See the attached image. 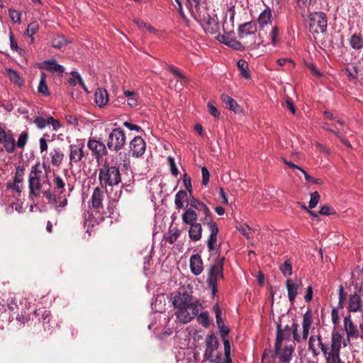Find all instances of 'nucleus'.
<instances>
[{
  "mask_svg": "<svg viewBox=\"0 0 363 363\" xmlns=\"http://www.w3.org/2000/svg\"><path fill=\"white\" fill-rule=\"evenodd\" d=\"M47 75L45 72L40 73V79L38 86V91L40 94H42L45 96H48L50 95V92L48 90V87L46 83Z\"/></svg>",
  "mask_w": 363,
  "mask_h": 363,
  "instance_id": "obj_36",
  "label": "nucleus"
},
{
  "mask_svg": "<svg viewBox=\"0 0 363 363\" xmlns=\"http://www.w3.org/2000/svg\"><path fill=\"white\" fill-rule=\"evenodd\" d=\"M184 202L188 203L187 192L184 190L179 191L175 195L174 203L177 209L184 208Z\"/></svg>",
  "mask_w": 363,
  "mask_h": 363,
  "instance_id": "obj_33",
  "label": "nucleus"
},
{
  "mask_svg": "<svg viewBox=\"0 0 363 363\" xmlns=\"http://www.w3.org/2000/svg\"><path fill=\"white\" fill-rule=\"evenodd\" d=\"M223 29L224 31V34H218V35H216V40L236 50L242 51L247 48L246 45H244L242 43L237 40L235 38H233L231 36L230 32H225L224 25L223 26Z\"/></svg>",
  "mask_w": 363,
  "mask_h": 363,
  "instance_id": "obj_9",
  "label": "nucleus"
},
{
  "mask_svg": "<svg viewBox=\"0 0 363 363\" xmlns=\"http://www.w3.org/2000/svg\"><path fill=\"white\" fill-rule=\"evenodd\" d=\"M237 66L238 69L240 72V75L244 77L245 79H250V73L248 68V64L247 62L244 60H240L237 62Z\"/></svg>",
  "mask_w": 363,
  "mask_h": 363,
  "instance_id": "obj_37",
  "label": "nucleus"
},
{
  "mask_svg": "<svg viewBox=\"0 0 363 363\" xmlns=\"http://www.w3.org/2000/svg\"><path fill=\"white\" fill-rule=\"evenodd\" d=\"M257 32V25L254 22H247L240 25L238 28V38L243 40V43L246 45L247 49H257L261 42H256L255 33Z\"/></svg>",
  "mask_w": 363,
  "mask_h": 363,
  "instance_id": "obj_3",
  "label": "nucleus"
},
{
  "mask_svg": "<svg viewBox=\"0 0 363 363\" xmlns=\"http://www.w3.org/2000/svg\"><path fill=\"white\" fill-rule=\"evenodd\" d=\"M42 171L38 169V165L33 167L29 176V188L30 194L38 196L40 193V175Z\"/></svg>",
  "mask_w": 363,
  "mask_h": 363,
  "instance_id": "obj_10",
  "label": "nucleus"
},
{
  "mask_svg": "<svg viewBox=\"0 0 363 363\" xmlns=\"http://www.w3.org/2000/svg\"><path fill=\"white\" fill-rule=\"evenodd\" d=\"M40 69H45L52 73H57L62 75L65 71V68L57 62L55 59L48 60L43 62Z\"/></svg>",
  "mask_w": 363,
  "mask_h": 363,
  "instance_id": "obj_23",
  "label": "nucleus"
},
{
  "mask_svg": "<svg viewBox=\"0 0 363 363\" xmlns=\"http://www.w3.org/2000/svg\"><path fill=\"white\" fill-rule=\"evenodd\" d=\"M145 148L144 140L140 136H136L130 143L129 155L140 157L145 153Z\"/></svg>",
  "mask_w": 363,
  "mask_h": 363,
  "instance_id": "obj_11",
  "label": "nucleus"
},
{
  "mask_svg": "<svg viewBox=\"0 0 363 363\" xmlns=\"http://www.w3.org/2000/svg\"><path fill=\"white\" fill-rule=\"evenodd\" d=\"M277 63L280 66H284L286 65L287 63H289V69H291L294 67V63L293 62V60L290 58H281V59H279L277 60Z\"/></svg>",
  "mask_w": 363,
  "mask_h": 363,
  "instance_id": "obj_63",
  "label": "nucleus"
},
{
  "mask_svg": "<svg viewBox=\"0 0 363 363\" xmlns=\"http://www.w3.org/2000/svg\"><path fill=\"white\" fill-rule=\"evenodd\" d=\"M276 340L274 345V356L279 355L281 350L282 342L284 339H288L290 337V332H284L281 328V324H277L276 328Z\"/></svg>",
  "mask_w": 363,
  "mask_h": 363,
  "instance_id": "obj_15",
  "label": "nucleus"
},
{
  "mask_svg": "<svg viewBox=\"0 0 363 363\" xmlns=\"http://www.w3.org/2000/svg\"><path fill=\"white\" fill-rule=\"evenodd\" d=\"M84 145H69V160L72 162H79L84 157Z\"/></svg>",
  "mask_w": 363,
  "mask_h": 363,
  "instance_id": "obj_19",
  "label": "nucleus"
},
{
  "mask_svg": "<svg viewBox=\"0 0 363 363\" xmlns=\"http://www.w3.org/2000/svg\"><path fill=\"white\" fill-rule=\"evenodd\" d=\"M279 34V28L277 26H274L272 29L271 33H269L271 41L273 45H276L279 40L278 37Z\"/></svg>",
  "mask_w": 363,
  "mask_h": 363,
  "instance_id": "obj_54",
  "label": "nucleus"
},
{
  "mask_svg": "<svg viewBox=\"0 0 363 363\" xmlns=\"http://www.w3.org/2000/svg\"><path fill=\"white\" fill-rule=\"evenodd\" d=\"M302 282L301 279H299L297 283H294L290 279L286 280V287L288 291V298L291 304H294L296 296L298 294V290Z\"/></svg>",
  "mask_w": 363,
  "mask_h": 363,
  "instance_id": "obj_20",
  "label": "nucleus"
},
{
  "mask_svg": "<svg viewBox=\"0 0 363 363\" xmlns=\"http://www.w3.org/2000/svg\"><path fill=\"white\" fill-rule=\"evenodd\" d=\"M71 74L72 76L73 77L72 78H69L68 79V83L70 86H74L77 85V79L78 80L79 84L83 87V89L87 91V89H86V87L85 86V84H84L83 82V80L81 78L80 75L79 74V73L77 72H75V71H72L71 72Z\"/></svg>",
  "mask_w": 363,
  "mask_h": 363,
  "instance_id": "obj_40",
  "label": "nucleus"
},
{
  "mask_svg": "<svg viewBox=\"0 0 363 363\" xmlns=\"http://www.w3.org/2000/svg\"><path fill=\"white\" fill-rule=\"evenodd\" d=\"M362 300L360 296L354 294L351 295L349 300L348 310L350 312H357L361 310Z\"/></svg>",
  "mask_w": 363,
  "mask_h": 363,
  "instance_id": "obj_29",
  "label": "nucleus"
},
{
  "mask_svg": "<svg viewBox=\"0 0 363 363\" xmlns=\"http://www.w3.org/2000/svg\"><path fill=\"white\" fill-rule=\"evenodd\" d=\"M99 180L101 188L118 185L121 181L119 168L111 166L107 162H104L99 169Z\"/></svg>",
  "mask_w": 363,
  "mask_h": 363,
  "instance_id": "obj_2",
  "label": "nucleus"
},
{
  "mask_svg": "<svg viewBox=\"0 0 363 363\" xmlns=\"http://www.w3.org/2000/svg\"><path fill=\"white\" fill-rule=\"evenodd\" d=\"M313 322L311 310L308 308L307 311L303 315V322H302V337L301 339L306 340L309 330Z\"/></svg>",
  "mask_w": 363,
  "mask_h": 363,
  "instance_id": "obj_22",
  "label": "nucleus"
},
{
  "mask_svg": "<svg viewBox=\"0 0 363 363\" xmlns=\"http://www.w3.org/2000/svg\"><path fill=\"white\" fill-rule=\"evenodd\" d=\"M51 157V162L53 166L59 167L63 160L64 153L60 148H55L50 152Z\"/></svg>",
  "mask_w": 363,
  "mask_h": 363,
  "instance_id": "obj_32",
  "label": "nucleus"
},
{
  "mask_svg": "<svg viewBox=\"0 0 363 363\" xmlns=\"http://www.w3.org/2000/svg\"><path fill=\"white\" fill-rule=\"evenodd\" d=\"M190 269L192 274L198 276L203 270V264L201 256L198 254L193 255L189 260Z\"/></svg>",
  "mask_w": 363,
  "mask_h": 363,
  "instance_id": "obj_18",
  "label": "nucleus"
},
{
  "mask_svg": "<svg viewBox=\"0 0 363 363\" xmlns=\"http://www.w3.org/2000/svg\"><path fill=\"white\" fill-rule=\"evenodd\" d=\"M194 18L201 23L206 33H210L211 35H215V37L220 34L219 33V23L217 21V16L211 17L206 12V9H203L199 13H195L193 16Z\"/></svg>",
  "mask_w": 363,
  "mask_h": 363,
  "instance_id": "obj_5",
  "label": "nucleus"
},
{
  "mask_svg": "<svg viewBox=\"0 0 363 363\" xmlns=\"http://www.w3.org/2000/svg\"><path fill=\"white\" fill-rule=\"evenodd\" d=\"M338 294H339L338 307L340 308H343V304L346 300L347 294L344 291V288H343L342 285L339 286Z\"/></svg>",
  "mask_w": 363,
  "mask_h": 363,
  "instance_id": "obj_50",
  "label": "nucleus"
},
{
  "mask_svg": "<svg viewBox=\"0 0 363 363\" xmlns=\"http://www.w3.org/2000/svg\"><path fill=\"white\" fill-rule=\"evenodd\" d=\"M172 303L177 310L175 313L177 318L182 323L190 322L199 313V301H194L191 296L184 290L174 297Z\"/></svg>",
  "mask_w": 363,
  "mask_h": 363,
  "instance_id": "obj_1",
  "label": "nucleus"
},
{
  "mask_svg": "<svg viewBox=\"0 0 363 363\" xmlns=\"http://www.w3.org/2000/svg\"><path fill=\"white\" fill-rule=\"evenodd\" d=\"M309 28L312 33H318L326 31L328 21L323 12H314L309 15Z\"/></svg>",
  "mask_w": 363,
  "mask_h": 363,
  "instance_id": "obj_8",
  "label": "nucleus"
},
{
  "mask_svg": "<svg viewBox=\"0 0 363 363\" xmlns=\"http://www.w3.org/2000/svg\"><path fill=\"white\" fill-rule=\"evenodd\" d=\"M206 349L204 352V357H212L213 352L218 348L219 342L213 333L207 335L206 338Z\"/></svg>",
  "mask_w": 363,
  "mask_h": 363,
  "instance_id": "obj_16",
  "label": "nucleus"
},
{
  "mask_svg": "<svg viewBox=\"0 0 363 363\" xmlns=\"http://www.w3.org/2000/svg\"><path fill=\"white\" fill-rule=\"evenodd\" d=\"M272 11L269 8L264 9L259 16L257 22L261 27L271 23L272 21Z\"/></svg>",
  "mask_w": 363,
  "mask_h": 363,
  "instance_id": "obj_34",
  "label": "nucleus"
},
{
  "mask_svg": "<svg viewBox=\"0 0 363 363\" xmlns=\"http://www.w3.org/2000/svg\"><path fill=\"white\" fill-rule=\"evenodd\" d=\"M206 224L211 233L207 241V246L209 250H213L217 245V235L219 232L218 228L216 223L213 220H209Z\"/></svg>",
  "mask_w": 363,
  "mask_h": 363,
  "instance_id": "obj_14",
  "label": "nucleus"
},
{
  "mask_svg": "<svg viewBox=\"0 0 363 363\" xmlns=\"http://www.w3.org/2000/svg\"><path fill=\"white\" fill-rule=\"evenodd\" d=\"M47 125H51L52 126L53 130H57L60 128V122L55 120L52 116H49L47 118Z\"/></svg>",
  "mask_w": 363,
  "mask_h": 363,
  "instance_id": "obj_64",
  "label": "nucleus"
},
{
  "mask_svg": "<svg viewBox=\"0 0 363 363\" xmlns=\"http://www.w3.org/2000/svg\"><path fill=\"white\" fill-rule=\"evenodd\" d=\"M344 328L347 333L348 342H350V337L356 339L359 337V330L352 321L350 315L346 316L344 318Z\"/></svg>",
  "mask_w": 363,
  "mask_h": 363,
  "instance_id": "obj_21",
  "label": "nucleus"
},
{
  "mask_svg": "<svg viewBox=\"0 0 363 363\" xmlns=\"http://www.w3.org/2000/svg\"><path fill=\"white\" fill-rule=\"evenodd\" d=\"M320 200V195L318 191H314L312 194H311V199L309 201L308 207L310 208H315L317 204L318 203V201Z\"/></svg>",
  "mask_w": 363,
  "mask_h": 363,
  "instance_id": "obj_49",
  "label": "nucleus"
},
{
  "mask_svg": "<svg viewBox=\"0 0 363 363\" xmlns=\"http://www.w3.org/2000/svg\"><path fill=\"white\" fill-rule=\"evenodd\" d=\"M87 146L92 151L93 155L96 159L106 155L108 153L105 144L95 139L90 138L88 140Z\"/></svg>",
  "mask_w": 363,
  "mask_h": 363,
  "instance_id": "obj_12",
  "label": "nucleus"
},
{
  "mask_svg": "<svg viewBox=\"0 0 363 363\" xmlns=\"http://www.w3.org/2000/svg\"><path fill=\"white\" fill-rule=\"evenodd\" d=\"M21 172H23V167H18L13 183L8 184V187L13 189L18 194V196L21 195L22 188L21 179L19 177H21Z\"/></svg>",
  "mask_w": 363,
  "mask_h": 363,
  "instance_id": "obj_28",
  "label": "nucleus"
},
{
  "mask_svg": "<svg viewBox=\"0 0 363 363\" xmlns=\"http://www.w3.org/2000/svg\"><path fill=\"white\" fill-rule=\"evenodd\" d=\"M26 118L28 122L34 123L40 129L44 128L47 125V118L37 115L36 113H30V116H26Z\"/></svg>",
  "mask_w": 363,
  "mask_h": 363,
  "instance_id": "obj_31",
  "label": "nucleus"
},
{
  "mask_svg": "<svg viewBox=\"0 0 363 363\" xmlns=\"http://www.w3.org/2000/svg\"><path fill=\"white\" fill-rule=\"evenodd\" d=\"M189 237L194 241L197 242L201 240L202 237V226L199 223H192L189 225Z\"/></svg>",
  "mask_w": 363,
  "mask_h": 363,
  "instance_id": "obj_24",
  "label": "nucleus"
},
{
  "mask_svg": "<svg viewBox=\"0 0 363 363\" xmlns=\"http://www.w3.org/2000/svg\"><path fill=\"white\" fill-rule=\"evenodd\" d=\"M180 233V230L176 229V230L174 233H170L169 236L167 238V241L171 244L174 243L179 237Z\"/></svg>",
  "mask_w": 363,
  "mask_h": 363,
  "instance_id": "obj_61",
  "label": "nucleus"
},
{
  "mask_svg": "<svg viewBox=\"0 0 363 363\" xmlns=\"http://www.w3.org/2000/svg\"><path fill=\"white\" fill-rule=\"evenodd\" d=\"M301 172L304 175V177L308 182H311V183L317 184H323V182L321 179H316V178H314V177L310 176L304 169H301Z\"/></svg>",
  "mask_w": 363,
  "mask_h": 363,
  "instance_id": "obj_58",
  "label": "nucleus"
},
{
  "mask_svg": "<svg viewBox=\"0 0 363 363\" xmlns=\"http://www.w3.org/2000/svg\"><path fill=\"white\" fill-rule=\"evenodd\" d=\"M280 270L284 276H290L292 274V267L289 260L284 262L283 264L280 266Z\"/></svg>",
  "mask_w": 363,
  "mask_h": 363,
  "instance_id": "obj_45",
  "label": "nucleus"
},
{
  "mask_svg": "<svg viewBox=\"0 0 363 363\" xmlns=\"http://www.w3.org/2000/svg\"><path fill=\"white\" fill-rule=\"evenodd\" d=\"M189 3L191 4L192 7V15L195 14V13H199L203 9L200 6V3L201 0H187Z\"/></svg>",
  "mask_w": 363,
  "mask_h": 363,
  "instance_id": "obj_51",
  "label": "nucleus"
},
{
  "mask_svg": "<svg viewBox=\"0 0 363 363\" xmlns=\"http://www.w3.org/2000/svg\"><path fill=\"white\" fill-rule=\"evenodd\" d=\"M213 311L216 314V323L218 325V327H220V325H223V322L221 318V309L220 306L218 304H216L213 306Z\"/></svg>",
  "mask_w": 363,
  "mask_h": 363,
  "instance_id": "obj_52",
  "label": "nucleus"
},
{
  "mask_svg": "<svg viewBox=\"0 0 363 363\" xmlns=\"http://www.w3.org/2000/svg\"><path fill=\"white\" fill-rule=\"evenodd\" d=\"M7 75L9 77V79L13 82L14 83L18 84L19 86H21L20 81V77L18 73L12 69H6Z\"/></svg>",
  "mask_w": 363,
  "mask_h": 363,
  "instance_id": "obj_47",
  "label": "nucleus"
},
{
  "mask_svg": "<svg viewBox=\"0 0 363 363\" xmlns=\"http://www.w3.org/2000/svg\"><path fill=\"white\" fill-rule=\"evenodd\" d=\"M350 44L353 49L359 50L363 47V38L360 35L353 34L350 39Z\"/></svg>",
  "mask_w": 363,
  "mask_h": 363,
  "instance_id": "obj_39",
  "label": "nucleus"
},
{
  "mask_svg": "<svg viewBox=\"0 0 363 363\" xmlns=\"http://www.w3.org/2000/svg\"><path fill=\"white\" fill-rule=\"evenodd\" d=\"M108 101V94L105 89L99 88L95 91V102L99 107L106 105Z\"/></svg>",
  "mask_w": 363,
  "mask_h": 363,
  "instance_id": "obj_27",
  "label": "nucleus"
},
{
  "mask_svg": "<svg viewBox=\"0 0 363 363\" xmlns=\"http://www.w3.org/2000/svg\"><path fill=\"white\" fill-rule=\"evenodd\" d=\"M55 184L54 190L52 192L50 189L43 191V196L49 202L57 203L61 199L60 195L65 191V183L59 175H55L53 179Z\"/></svg>",
  "mask_w": 363,
  "mask_h": 363,
  "instance_id": "obj_7",
  "label": "nucleus"
},
{
  "mask_svg": "<svg viewBox=\"0 0 363 363\" xmlns=\"http://www.w3.org/2000/svg\"><path fill=\"white\" fill-rule=\"evenodd\" d=\"M9 15H10L11 20L13 22L21 23V12L16 11V10L9 9Z\"/></svg>",
  "mask_w": 363,
  "mask_h": 363,
  "instance_id": "obj_59",
  "label": "nucleus"
},
{
  "mask_svg": "<svg viewBox=\"0 0 363 363\" xmlns=\"http://www.w3.org/2000/svg\"><path fill=\"white\" fill-rule=\"evenodd\" d=\"M39 29V24L37 21H33L28 26L26 33L24 32V35L31 36L35 34Z\"/></svg>",
  "mask_w": 363,
  "mask_h": 363,
  "instance_id": "obj_44",
  "label": "nucleus"
},
{
  "mask_svg": "<svg viewBox=\"0 0 363 363\" xmlns=\"http://www.w3.org/2000/svg\"><path fill=\"white\" fill-rule=\"evenodd\" d=\"M298 327H299L298 323L296 320H294L291 328V332H292V335H293V340L294 341H296V342H300L301 340V337L298 333Z\"/></svg>",
  "mask_w": 363,
  "mask_h": 363,
  "instance_id": "obj_46",
  "label": "nucleus"
},
{
  "mask_svg": "<svg viewBox=\"0 0 363 363\" xmlns=\"http://www.w3.org/2000/svg\"><path fill=\"white\" fill-rule=\"evenodd\" d=\"M326 363H341L340 352H330L329 355L326 357Z\"/></svg>",
  "mask_w": 363,
  "mask_h": 363,
  "instance_id": "obj_43",
  "label": "nucleus"
},
{
  "mask_svg": "<svg viewBox=\"0 0 363 363\" xmlns=\"http://www.w3.org/2000/svg\"><path fill=\"white\" fill-rule=\"evenodd\" d=\"M197 321L205 328H208L209 325L208 315L206 313H200L197 318Z\"/></svg>",
  "mask_w": 363,
  "mask_h": 363,
  "instance_id": "obj_53",
  "label": "nucleus"
},
{
  "mask_svg": "<svg viewBox=\"0 0 363 363\" xmlns=\"http://www.w3.org/2000/svg\"><path fill=\"white\" fill-rule=\"evenodd\" d=\"M22 202L21 199H16V201H12L9 206L6 208V211L8 214H11L14 212V211H17L18 213L22 212Z\"/></svg>",
  "mask_w": 363,
  "mask_h": 363,
  "instance_id": "obj_38",
  "label": "nucleus"
},
{
  "mask_svg": "<svg viewBox=\"0 0 363 363\" xmlns=\"http://www.w3.org/2000/svg\"><path fill=\"white\" fill-rule=\"evenodd\" d=\"M104 200V191L101 187H96L94 189L91 196V205L94 208L102 207V201Z\"/></svg>",
  "mask_w": 363,
  "mask_h": 363,
  "instance_id": "obj_25",
  "label": "nucleus"
},
{
  "mask_svg": "<svg viewBox=\"0 0 363 363\" xmlns=\"http://www.w3.org/2000/svg\"><path fill=\"white\" fill-rule=\"evenodd\" d=\"M0 143L4 144L6 150L8 152H12L15 148V140L13 137L7 133L0 127Z\"/></svg>",
  "mask_w": 363,
  "mask_h": 363,
  "instance_id": "obj_17",
  "label": "nucleus"
},
{
  "mask_svg": "<svg viewBox=\"0 0 363 363\" xmlns=\"http://www.w3.org/2000/svg\"><path fill=\"white\" fill-rule=\"evenodd\" d=\"M136 25L141 29L147 30L150 33L155 32V28L149 23L144 22L142 20L136 19L134 21Z\"/></svg>",
  "mask_w": 363,
  "mask_h": 363,
  "instance_id": "obj_48",
  "label": "nucleus"
},
{
  "mask_svg": "<svg viewBox=\"0 0 363 363\" xmlns=\"http://www.w3.org/2000/svg\"><path fill=\"white\" fill-rule=\"evenodd\" d=\"M169 70L176 77L182 79H186L184 75L182 74L180 70L177 67L171 65L169 67Z\"/></svg>",
  "mask_w": 363,
  "mask_h": 363,
  "instance_id": "obj_62",
  "label": "nucleus"
},
{
  "mask_svg": "<svg viewBox=\"0 0 363 363\" xmlns=\"http://www.w3.org/2000/svg\"><path fill=\"white\" fill-rule=\"evenodd\" d=\"M315 342L316 337H315V335H311L308 340V349L312 352L313 357H317L320 354L319 350L315 347Z\"/></svg>",
  "mask_w": 363,
  "mask_h": 363,
  "instance_id": "obj_42",
  "label": "nucleus"
},
{
  "mask_svg": "<svg viewBox=\"0 0 363 363\" xmlns=\"http://www.w3.org/2000/svg\"><path fill=\"white\" fill-rule=\"evenodd\" d=\"M222 101L225 104V106L230 110L233 111L235 113L240 111V106L238 104L235 100L227 94H223L220 96Z\"/></svg>",
  "mask_w": 363,
  "mask_h": 363,
  "instance_id": "obj_30",
  "label": "nucleus"
},
{
  "mask_svg": "<svg viewBox=\"0 0 363 363\" xmlns=\"http://www.w3.org/2000/svg\"><path fill=\"white\" fill-rule=\"evenodd\" d=\"M201 174H202L201 184H202V185L206 186L208 184L209 178H210L209 172L206 167H201Z\"/></svg>",
  "mask_w": 363,
  "mask_h": 363,
  "instance_id": "obj_56",
  "label": "nucleus"
},
{
  "mask_svg": "<svg viewBox=\"0 0 363 363\" xmlns=\"http://www.w3.org/2000/svg\"><path fill=\"white\" fill-rule=\"evenodd\" d=\"M294 351V347L291 345L284 347L283 351L279 354V359L282 363H289L291 360V356Z\"/></svg>",
  "mask_w": 363,
  "mask_h": 363,
  "instance_id": "obj_35",
  "label": "nucleus"
},
{
  "mask_svg": "<svg viewBox=\"0 0 363 363\" xmlns=\"http://www.w3.org/2000/svg\"><path fill=\"white\" fill-rule=\"evenodd\" d=\"M320 215L323 216H330L335 213V211L334 208L329 206H323L319 211Z\"/></svg>",
  "mask_w": 363,
  "mask_h": 363,
  "instance_id": "obj_60",
  "label": "nucleus"
},
{
  "mask_svg": "<svg viewBox=\"0 0 363 363\" xmlns=\"http://www.w3.org/2000/svg\"><path fill=\"white\" fill-rule=\"evenodd\" d=\"M225 257L218 258L216 262L211 265L208 272L206 283L211 289L213 295L217 293V281L223 279V265Z\"/></svg>",
  "mask_w": 363,
  "mask_h": 363,
  "instance_id": "obj_4",
  "label": "nucleus"
},
{
  "mask_svg": "<svg viewBox=\"0 0 363 363\" xmlns=\"http://www.w3.org/2000/svg\"><path fill=\"white\" fill-rule=\"evenodd\" d=\"M189 204L191 206V208H193L195 211H198L199 212H202L205 217L203 219V222L204 224L208 223L209 220H212L211 218V213L210 209L207 207V206L203 202L200 201L199 199L192 196L190 199Z\"/></svg>",
  "mask_w": 363,
  "mask_h": 363,
  "instance_id": "obj_13",
  "label": "nucleus"
},
{
  "mask_svg": "<svg viewBox=\"0 0 363 363\" xmlns=\"http://www.w3.org/2000/svg\"><path fill=\"white\" fill-rule=\"evenodd\" d=\"M167 161H168L169 165L170 167L171 173L174 176H177L179 174V170L177 167L176 163L174 162V159L172 157L169 156L167 157Z\"/></svg>",
  "mask_w": 363,
  "mask_h": 363,
  "instance_id": "obj_55",
  "label": "nucleus"
},
{
  "mask_svg": "<svg viewBox=\"0 0 363 363\" xmlns=\"http://www.w3.org/2000/svg\"><path fill=\"white\" fill-rule=\"evenodd\" d=\"M50 44L55 48L61 49L67 44V40L62 35H56L52 39Z\"/></svg>",
  "mask_w": 363,
  "mask_h": 363,
  "instance_id": "obj_41",
  "label": "nucleus"
},
{
  "mask_svg": "<svg viewBox=\"0 0 363 363\" xmlns=\"http://www.w3.org/2000/svg\"><path fill=\"white\" fill-rule=\"evenodd\" d=\"M199 217V213H196L193 208H187L182 216V220L184 223L187 225H191L192 223H196V220Z\"/></svg>",
  "mask_w": 363,
  "mask_h": 363,
  "instance_id": "obj_26",
  "label": "nucleus"
},
{
  "mask_svg": "<svg viewBox=\"0 0 363 363\" xmlns=\"http://www.w3.org/2000/svg\"><path fill=\"white\" fill-rule=\"evenodd\" d=\"M183 182H184V185L186 191L188 192H189L190 194H191V193H192L191 180V177L187 174H184Z\"/></svg>",
  "mask_w": 363,
  "mask_h": 363,
  "instance_id": "obj_57",
  "label": "nucleus"
},
{
  "mask_svg": "<svg viewBox=\"0 0 363 363\" xmlns=\"http://www.w3.org/2000/svg\"><path fill=\"white\" fill-rule=\"evenodd\" d=\"M125 132L120 128H114L109 133L107 140V147L111 151L120 150L125 143Z\"/></svg>",
  "mask_w": 363,
  "mask_h": 363,
  "instance_id": "obj_6",
  "label": "nucleus"
}]
</instances>
